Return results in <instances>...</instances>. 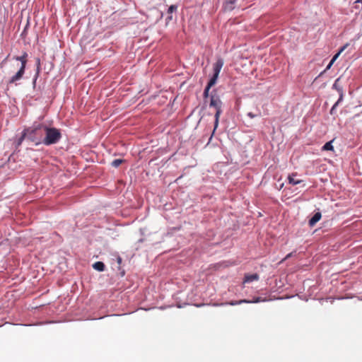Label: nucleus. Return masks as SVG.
<instances>
[{"label":"nucleus","mask_w":362,"mask_h":362,"mask_svg":"<svg viewBox=\"0 0 362 362\" xmlns=\"http://www.w3.org/2000/svg\"><path fill=\"white\" fill-rule=\"evenodd\" d=\"M173 19L172 15L169 14L168 18H166V23H168L169 21H170Z\"/></svg>","instance_id":"obj_27"},{"label":"nucleus","mask_w":362,"mask_h":362,"mask_svg":"<svg viewBox=\"0 0 362 362\" xmlns=\"http://www.w3.org/2000/svg\"><path fill=\"white\" fill-rule=\"evenodd\" d=\"M38 76H39V69H37V70H36L35 75V76L33 78V84L34 86L36 84V81H37Z\"/></svg>","instance_id":"obj_22"},{"label":"nucleus","mask_w":362,"mask_h":362,"mask_svg":"<svg viewBox=\"0 0 362 362\" xmlns=\"http://www.w3.org/2000/svg\"><path fill=\"white\" fill-rule=\"evenodd\" d=\"M237 0H228L226 2L224 5V10L226 11H231L235 8V4L236 3Z\"/></svg>","instance_id":"obj_9"},{"label":"nucleus","mask_w":362,"mask_h":362,"mask_svg":"<svg viewBox=\"0 0 362 362\" xmlns=\"http://www.w3.org/2000/svg\"><path fill=\"white\" fill-rule=\"evenodd\" d=\"M44 138L42 144L46 146H50L58 143L61 138L62 134L59 129L54 127H49L45 125L44 128Z\"/></svg>","instance_id":"obj_2"},{"label":"nucleus","mask_w":362,"mask_h":362,"mask_svg":"<svg viewBox=\"0 0 362 362\" xmlns=\"http://www.w3.org/2000/svg\"><path fill=\"white\" fill-rule=\"evenodd\" d=\"M39 69L40 70V59H37V69Z\"/></svg>","instance_id":"obj_25"},{"label":"nucleus","mask_w":362,"mask_h":362,"mask_svg":"<svg viewBox=\"0 0 362 362\" xmlns=\"http://www.w3.org/2000/svg\"><path fill=\"white\" fill-rule=\"evenodd\" d=\"M270 300H271V298H267L265 296H260L253 298V299L251 300H249V301H250L249 303H260V302L268 301Z\"/></svg>","instance_id":"obj_10"},{"label":"nucleus","mask_w":362,"mask_h":362,"mask_svg":"<svg viewBox=\"0 0 362 362\" xmlns=\"http://www.w3.org/2000/svg\"><path fill=\"white\" fill-rule=\"evenodd\" d=\"M356 3H361V4H362V0H357V1H356Z\"/></svg>","instance_id":"obj_29"},{"label":"nucleus","mask_w":362,"mask_h":362,"mask_svg":"<svg viewBox=\"0 0 362 362\" xmlns=\"http://www.w3.org/2000/svg\"><path fill=\"white\" fill-rule=\"evenodd\" d=\"M93 267L94 269L98 272H103L105 270V266L103 262H96L93 264Z\"/></svg>","instance_id":"obj_11"},{"label":"nucleus","mask_w":362,"mask_h":362,"mask_svg":"<svg viewBox=\"0 0 362 362\" xmlns=\"http://www.w3.org/2000/svg\"><path fill=\"white\" fill-rule=\"evenodd\" d=\"M44 128H45V124H35L31 127L25 129L28 135V139L35 143V145L42 144L45 135Z\"/></svg>","instance_id":"obj_1"},{"label":"nucleus","mask_w":362,"mask_h":362,"mask_svg":"<svg viewBox=\"0 0 362 362\" xmlns=\"http://www.w3.org/2000/svg\"><path fill=\"white\" fill-rule=\"evenodd\" d=\"M258 279H259V276L257 274H247L245 276L243 283L244 284L250 283L254 281H257Z\"/></svg>","instance_id":"obj_7"},{"label":"nucleus","mask_w":362,"mask_h":362,"mask_svg":"<svg viewBox=\"0 0 362 362\" xmlns=\"http://www.w3.org/2000/svg\"><path fill=\"white\" fill-rule=\"evenodd\" d=\"M348 46H349L348 43L344 45L343 47H341V49H339V52L341 53Z\"/></svg>","instance_id":"obj_24"},{"label":"nucleus","mask_w":362,"mask_h":362,"mask_svg":"<svg viewBox=\"0 0 362 362\" xmlns=\"http://www.w3.org/2000/svg\"><path fill=\"white\" fill-rule=\"evenodd\" d=\"M209 106L211 107H214L216 110V112H215V115H214L215 121H214V131H215L218 125L219 117L222 113V109H221L222 102H221V99L219 98V96L218 95H216V93H214V91L211 93V94L210 95Z\"/></svg>","instance_id":"obj_4"},{"label":"nucleus","mask_w":362,"mask_h":362,"mask_svg":"<svg viewBox=\"0 0 362 362\" xmlns=\"http://www.w3.org/2000/svg\"><path fill=\"white\" fill-rule=\"evenodd\" d=\"M333 64L334 62H332V61H330L329 64L327 66L325 71L329 69Z\"/></svg>","instance_id":"obj_26"},{"label":"nucleus","mask_w":362,"mask_h":362,"mask_svg":"<svg viewBox=\"0 0 362 362\" xmlns=\"http://www.w3.org/2000/svg\"><path fill=\"white\" fill-rule=\"evenodd\" d=\"M339 78H337L334 81V84L332 85V88L337 90V91L338 92V93L339 95V101H342L343 98H344V90H343V88L339 85Z\"/></svg>","instance_id":"obj_6"},{"label":"nucleus","mask_w":362,"mask_h":362,"mask_svg":"<svg viewBox=\"0 0 362 362\" xmlns=\"http://www.w3.org/2000/svg\"><path fill=\"white\" fill-rule=\"evenodd\" d=\"M211 88H209V86H206L204 90V93H203V96L204 98H206L209 96V90H210Z\"/></svg>","instance_id":"obj_21"},{"label":"nucleus","mask_w":362,"mask_h":362,"mask_svg":"<svg viewBox=\"0 0 362 362\" xmlns=\"http://www.w3.org/2000/svg\"><path fill=\"white\" fill-rule=\"evenodd\" d=\"M342 101H339V99L337 100V101L333 105V106L332 107L331 110H330V114L331 115H333L334 114L335 112V110H336V108L339 105L340 103H341Z\"/></svg>","instance_id":"obj_19"},{"label":"nucleus","mask_w":362,"mask_h":362,"mask_svg":"<svg viewBox=\"0 0 362 362\" xmlns=\"http://www.w3.org/2000/svg\"><path fill=\"white\" fill-rule=\"evenodd\" d=\"M117 263L119 264H120L121 262H122V258L120 257H118L117 259Z\"/></svg>","instance_id":"obj_28"},{"label":"nucleus","mask_w":362,"mask_h":362,"mask_svg":"<svg viewBox=\"0 0 362 362\" xmlns=\"http://www.w3.org/2000/svg\"><path fill=\"white\" fill-rule=\"evenodd\" d=\"M332 141H328V142L325 143V145L322 146V150H324V151H333L334 150V147H333V145H332Z\"/></svg>","instance_id":"obj_15"},{"label":"nucleus","mask_w":362,"mask_h":362,"mask_svg":"<svg viewBox=\"0 0 362 362\" xmlns=\"http://www.w3.org/2000/svg\"><path fill=\"white\" fill-rule=\"evenodd\" d=\"M124 162V160L122 159H115L112 161L111 165L114 168L119 167L122 163Z\"/></svg>","instance_id":"obj_18"},{"label":"nucleus","mask_w":362,"mask_h":362,"mask_svg":"<svg viewBox=\"0 0 362 362\" xmlns=\"http://www.w3.org/2000/svg\"><path fill=\"white\" fill-rule=\"evenodd\" d=\"M340 54H341V53H339V52H338L337 54H335L333 56L332 59H331L332 62H334L336 61V59L339 57V56L340 55Z\"/></svg>","instance_id":"obj_23"},{"label":"nucleus","mask_w":362,"mask_h":362,"mask_svg":"<svg viewBox=\"0 0 362 362\" xmlns=\"http://www.w3.org/2000/svg\"><path fill=\"white\" fill-rule=\"evenodd\" d=\"M322 217L320 212L315 213L313 217L309 220V226L313 227L314 226L317 222H318Z\"/></svg>","instance_id":"obj_8"},{"label":"nucleus","mask_w":362,"mask_h":362,"mask_svg":"<svg viewBox=\"0 0 362 362\" xmlns=\"http://www.w3.org/2000/svg\"><path fill=\"white\" fill-rule=\"evenodd\" d=\"M218 78V76L213 75V76L210 78L207 86L211 88L213 86H214L216 83Z\"/></svg>","instance_id":"obj_17"},{"label":"nucleus","mask_w":362,"mask_h":362,"mask_svg":"<svg viewBox=\"0 0 362 362\" xmlns=\"http://www.w3.org/2000/svg\"><path fill=\"white\" fill-rule=\"evenodd\" d=\"M25 139H28V135H27L25 130L24 129L23 132H22L21 136L18 138V139L16 141V147H18L19 146H21Z\"/></svg>","instance_id":"obj_12"},{"label":"nucleus","mask_w":362,"mask_h":362,"mask_svg":"<svg viewBox=\"0 0 362 362\" xmlns=\"http://www.w3.org/2000/svg\"><path fill=\"white\" fill-rule=\"evenodd\" d=\"M27 57L28 54L26 52H24L22 56H15L13 57V59L21 62V67L19 70L8 80L7 86L13 83L17 85V82L23 78L27 64Z\"/></svg>","instance_id":"obj_3"},{"label":"nucleus","mask_w":362,"mask_h":362,"mask_svg":"<svg viewBox=\"0 0 362 362\" xmlns=\"http://www.w3.org/2000/svg\"><path fill=\"white\" fill-rule=\"evenodd\" d=\"M246 116L250 119H254L255 117H258L261 116V113L259 110H256L255 112H248L246 114Z\"/></svg>","instance_id":"obj_13"},{"label":"nucleus","mask_w":362,"mask_h":362,"mask_svg":"<svg viewBox=\"0 0 362 362\" xmlns=\"http://www.w3.org/2000/svg\"><path fill=\"white\" fill-rule=\"evenodd\" d=\"M224 61L222 58H218L216 63L214 64L213 71L214 76H218L220 71L223 66Z\"/></svg>","instance_id":"obj_5"},{"label":"nucleus","mask_w":362,"mask_h":362,"mask_svg":"<svg viewBox=\"0 0 362 362\" xmlns=\"http://www.w3.org/2000/svg\"><path fill=\"white\" fill-rule=\"evenodd\" d=\"M249 300H246V299H244V300H238V301H230L229 303H227L226 304L228 305H240L242 303H249Z\"/></svg>","instance_id":"obj_16"},{"label":"nucleus","mask_w":362,"mask_h":362,"mask_svg":"<svg viewBox=\"0 0 362 362\" xmlns=\"http://www.w3.org/2000/svg\"><path fill=\"white\" fill-rule=\"evenodd\" d=\"M288 182H289L290 184L293 185H297V184H298V183L301 182V180H298V179H296V178H295V175H289V176L288 177Z\"/></svg>","instance_id":"obj_14"},{"label":"nucleus","mask_w":362,"mask_h":362,"mask_svg":"<svg viewBox=\"0 0 362 362\" xmlns=\"http://www.w3.org/2000/svg\"><path fill=\"white\" fill-rule=\"evenodd\" d=\"M177 8L176 5H171L168 9V13L172 15V13L175 11Z\"/></svg>","instance_id":"obj_20"}]
</instances>
